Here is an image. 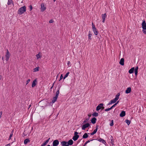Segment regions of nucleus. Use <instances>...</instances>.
Returning <instances> with one entry per match:
<instances>
[{"label": "nucleus", "instance_id": "obj_1", "mask_svg": "<svg viewBox=\"0 0 146 146\" xmlns=\"http://www.w3.org/2000/svg\"><path fill=\"white\" fill-rule=\"evenodd\" d=\"M120 96V93H118L115 96V97L113 99L111 100L110 102L108 104V105H110V104H112L114 103H115L119 99V96Z\"/></svg>", "mask_w": 146, "mask_h": 146}, {"label": "nucleus", "instance_id": "obj_2", "mask_svg": "<svg viewBox=\"0 0 146 146\" xmlns=\"http://www.w3.org/2000/svg\"><path fill=\"white\" fill-rule=\"evenodd\" d=\"M26 11V7L25 6H23L20 8L18 11V13L21 15Z\"/></svg>", "mask_w": 146, "mask_h": 146}, {"label": "nucleus", "instance_id": "obj_3", "mask_svg": "<svg viewBox=\"0 0 146 146\" xmlns=\"http://www.w3.org/2000/svg\"><path fill=\"white\" fill-rule=\"evenodd\" d=\"M92 29L94 34L96 35H98V31H97V30L96 28L95 27L93 23H92Z\"/></svg>", "mask_w": 146, "mask_h": 146}, {"label": "nucleus", "instance_id": "obj_4", "mask_svg": "<svg viewBox=\"0 0 146 146\" xmlns=\"http://www.w3.org/2000/svg\"><path fill=\"white\" fill-rule=\"evenodd\" d=\"M10 54L9 53V51L8 49H7V51L5 54V56L6 57V60L7 61L10 57Z\"/></svg>", "mask_w": 146, "mask_h": 146}, {"label": "nucleus", "instance_id": "obj_5", "mask_svg": "<svg viewBox=\"0 0 146 146\" xmlns=\"http://www.w3.org/2000/svg\"><path fill=\"white\" fill-rule=\"evenodd\" d=\"M90 125L89 123H86L82 125V130H84L86 128L88 127Z\"/></svg>", "mask_w": 146, "mask_h": 146}, {"label": "nucleus", "instance_id": "obj_6", "mask_svg": "<svg viewBox=\"0 0 146 146\" xmlns=\"http://www.w3.org/2000/svg\"><path fill=\"white\" fill-rule=\"evenodd\" d=\"M59 141L56 139L54 140L53 142V146H57L59 144Z\"/></svg>", "mask_w": 146, "mask_h": 146}, {"label": "nucleus", "instance_id": "obj_7", "mask_svg": "<svg viewBox=\"0 0 146 146\" xmlns=\"http://www.w3.org/2000/svg\"><path fill=\"white\" fill-rule=\"evenodd\" d=\"M107 17V15L106 13H105L104 14H103L102 15V22L103 23H104L106 18Z\"/></svg>", "mask_w": 146, "mask_h": 146}, {"label": "nucleus", "instance_id": "obj_8", "mask_svg": "<svg viewBox=\"0 0 146 146\" xmlns=\"http://www.w3.org/2000/svg\"><path fill=\"white\" fill-rule=\"evenodd\" d=\"M104 104L103 103H101L100 104L98 105V106L97 107L96 110L97 111H98L103 106Z\"/></svg>", "mask_w": 146, "mask_h": 146}, {"label": "nucleus", "instance_id": "obj_9", "mask_svg": "<svg viewBox=\"0 0 146 146\" xmlns=\"http://www.w3.org/2000/svg\"><path fill=\"white\" fill-rule=\"evenodd\" d=\"M99 127V125H97L96 127V129L94 131L90 133L91 135H93L95 134L97 131Z\"/></svg>", "mask_w": 146, "mask_h": 146}, {"label": "nucleus", "instance_id": "obj_10", "mask_svg": "<svg viewBox=\"0 0 146 146\" xmlns=\"http://www.w3.org/2000/svg\"><path fill=\"white\" fill-rule=\"evenodd\" d=\"M142 27L143 29H146V23L145 21H143L142 23Z\"/></svg>", "mask_w": 146, "mask_h": 146}, {"label": "nucleus", "instance_id": "obj_11", "mask_svg": "<svg viewBox=\"0 0 146 146\" xmlns=\"http://www.w3.org/2000/svg\"><path fill=\"white\" fill-rule=\"evenodd\" d=\"M41 11L43 12L46 9V7H44V4L43 3H42L41 4Z\"/></svg>", "mask_w": 146, "mask_h": 146}, {"label": "nucleus", "instance_id": "obj_12", "mask_svg": "<svg viewBox=\"0 0 146 146\" xmlns=\"http://www.w3.org/2000/svg\"><path fill=\"white\" fill-rule=\"evenodd\" d=\"M125 115V111H123L120 113V117H123Z\"/></svg>", "mask_w": 146, "mask_h": 146}, {"label": "nucleus", "instance_id": "obj_13", "mask_svg": "<svg viewBox=\"0 0 146 146\" xmlns=\"http://www.w3.org/2000/svg\"><path fill=\"white\" fill-rule=\"evenodd\" d=\"M97 119L95 117H93L91 120V123L93 124H95L96 122Z\"/></svg>", "mask_w": 146, "mask_h": 146}, {"label": "nucleus", "instance_id": "obj_14", "mask_svg": "<svg viewBox=\"0 0 146 146\" xmlns=\"http://www.w3.org/2000/svg\"><path fill=\"white\" fill-rule=\"evenodd\" d=\"M67 143H68L67 145H71L73 144V141L72 139H70L68 141Z\"/></svg>", "mask_w": 146, "mask_h": 146}, {"label": "nucleus", "instance_id": "obj_15", "mask_svg": "<svg viewBox=\"0 0 146 146\" xmlns=\"http://www.w3.org/2000/svg\"><path fill=\"white\" fill-rule=\"evenodd\" d=\"M79 137V135H74V136L72 138V139L74 141H76L78 139Z\"/></svg>", "mask_w": 146, "mask_h": 146}, {"label": "nucleus", "instance_id": "obj_16", "mask_svg": "<svg viewBox=\"0 0 146 146\" xmlns=\"http://www.w3.org/2000/svg\"><path fill=\"white\" fill-rule=\"evenodd\" d=\"M119 64L121 65H124V59L123 58H121L120 59Z\"/></svg>", "mask_w": 146, "mask_h": 146}, {"label": "nucleus", "instance_id": "obj_17", "mask_svg": "<svg viewBox=\"0 0 146 146\" xmlns=\"http://www.w3.org/2000/svg\"><path fill=\"white\" fill-rule=\"evenodd\" d=\"M131 90V88L130 87L128 88L125 91L126 94H128L130 92Z\"/></svg>", "mask_w": 146, "mask_h": 146}, {"label": "nucleus", "instance_id": "obj_18", "mask_svg": "<svg viewBox=\"0 0 146 146\" xmlns=\"http://www.w3.org/2000/svg\"><path fill=\"white\" fill-rule=\"evenodd\" d=\"M36 80H34L33 81L32 84V87H33L36 85Z\"/></svg>", "mask_w": 146, "mask_h": 146}, {"label": "nucleus", "instance_id": "obj_19", "mask_svg": "<svg viewBox=\"0 0 146 146\" xmlns=\"http://www.w3.org/2000/svg\"><path fill=\"white\" fill-rule=\"evenodd\" d=\"M88 137V135L87 133H85L83 135L82 137L83 138L86 139Z\"/></svg>", "mask_w": 146, "mask_h": 146}, {"label": "nucleus", "instance_id": "obj_20", "mask_svg": "<svg viewBox=\"0 0 146 146\" xmlns=\"http://www.w3.org/2000/svg\"><path fill=\"white\" fill-rule=\"evenodd\" d=\"M58 97L55 96V97L53 98V100L52 101V102L53 103H54L56 101Z\"/></svg>", "mask_w": 146, "mask_h": 146}, {"label": "nucleus", "instance_id": "obj_21", "mask_svg": "<svg viewBox=\"0 0 146 146\" xmlns=\"http://www.w3.org/2000/svg\"><path fill=\"white\" fill-rule=\"evenodd\" d=\"M134 70V67L132 68L131 69H130L129 71V72L130 74L132 73Z\"/></svg>", "mask_w": 146, "mask_h": 146}, {"label": "nucleus", "instance_id": "obj_22", "mask_svg": "<svg viewBox=\"0 0 146 146\" xmlns=\"http://www.w3.org/2000/svg\"><path fill=\"white\" fill-rule=\"evenodd\" d=\"M67 143V142L65 141H63L61 142V144L62 146H65L67 145L66 144Z\"/></svg>", "mask_w": 146, "mask_h": 146}, {"label": "nucleus", "instance_id": "obj_23", "mask_svg": "<svg viewBox=\"0 0 146 146\" xmlns=\"http://www.w3.org/2000/svg\"><path fill=\"white\" fill-rule=\"evenodd\" d=\"M138 69V67H136L134 70L135 71V74L136 76L137 74Z\"/></svg>", "mask_w": 146, "mask_h": 146}, {"label": "nucleus", "instance_id": "obj_24", "mask_svg": "<svg viewBox=\"0 0 146 146\" xmlns=\"http://www.w3.org/2000/svg\"><path fill=\"white\" fill-rule=\"evenodd\" d=\"M30 141L28 139H26L24 140V143L25 144H26Z\"/></svg>", "mask_w": 146, "mask_h": 146}, {"label": "nucleus", "instance_id": "obj_25", "mask_svg": "<svg viewBox=\"0 0 146 146\" xmlns=\"http://www.w3.org/2000/svg\"><path fill=\"white\" fill-rule=\"evenodd\" d=\"M14 5L13 2L12 0H8L7 3V5H10L11 4Z\"/></svg>", "mask_w": 146, "mask_h": 146}, {"label": "nucleus", "instance_id": "obj_26", "mask_svg": "<svg viewBox=\"0 0 146 146\" xmlns=\"http://www.w3.org/2000/svg\"><path fill=\"white\" fill-rule=\"evenodd\" d=\"M60 88H59L58 89V90L56 91V96L58 97V96L59 94V90H60Z\"/></svg>", "mask_w": 146, "mask_h": 146}, {"label": "nucleus", "instance_id": "obj_27", "mask_svg": "<svg viewBox=\"0 0 146 146\" xmlns=\"http://www.w3.org/2000/svg\"><path fill=\"white\" fill-rule=\"evenodd\" d=\"M13 131H12L11 132V133L10 134V136H9V140L10 139H11V137H12V135H13Z\"/></svg>", "mask_w": 146, "mask_h": 146}, {"label": "nucleus", "instance_id": "obj_28", "mask_svg": "<svg viewBox=\"0 0 146 146\" xmlns=\"http://www.w3.org/2000/svg\"><path fill=\"white\" fill-rule=\"evenodd\" d=\"M125 121L128 125H129L131 123V121L129 120L128 119L126 120Z\"/></svg>", "mask_w": 146, "mask_h": 146}, {"label": "nucleus", "instance_id": "obj_29", "mask_svg": "<svg viewBox=\"0 0 146 146\" xmlns=\"http://www.w3.org/2000/svg\"><path fill=\"white\" fill-rule=\"evenodd\" d=\"M39 67H37L34 69V72H36L38 71L39 70Z\"/></svg>", "mask_w": 146, "mask_h": 146}, {"label": "nucleus", "instance_id": "obj_30", "mask_svg": "<svg viewBox=\"0 0 146 146\" xmlns=\"http://www.w3.org/2000/svg\"><path fill=\"white\" fill-rule=\"evenodd\" d=\"M92 115L93 116L97 117L98 115V113L96 112H94Z\"/></svg>", "mask_w": 146, "mask_h": 146}, {"label": "nucleus", "instance_id": "obj_31", "mask_svg": "<svg viewBox=\"0 0 146 146\" xmlns=\"http://www.w3.org/2000/svg\"><path fill=\"white\" fill-rule=\"evenodd\" d=\"M69 74V72H68L64 76L63 79H64L66 78L68 75Z\"/></svg>", "mask_w": 146, "mask_h": 146}, {"label": "nucleus", "instance_id": "obj_32", "mask_svg": "<svg viewBox=\"0 0 146 146\" xmlns=\"http://www.w3.org/2000/svg\"><path fill=\"white\" fill-rule=\"evenodd\" d=\"M111 123L110 124V126H112L114 125L113 120H111Z\"/></svg>", "mask_w": 146, "mask_h": 146}, {"label": "nucleus", "instance_id": "obj_33", "mask_svg": "<svg viewBox=\"0 0 146 146\" xmlns=\"http://www.w3.org/2000/svg\"><path fill=\"white\" fill-rule=\"evenodd\" d=\"M89 119V118H86L85 120L84 121L83 123H85L88 122V120Z\"/></svg>", "mask_w": 146, "mask_h": 146}, {"label": "nucleus", "instance_id": "obj_34", "mask_svg": "<svg viewBox=\"0 0 146 146\" xmlns=\"http://www.w3.org/2000/svg\"><path fill=\"white\" fill-rule=\"evenodd\" d=\"M92 34L90 33H89L88 34V38L89 39H91V37H92Z\"/></svg>", "mask_w": 146, "mask_h": 146}, {"label": "nucleus", "instance_id": "obj_35", "mask_svg": "<svg viewBox=\"0 0 146 146\" xmlns=\"http://www.w3.org/2000/svg\"><path fill=\"white\" fill-rule=\"evenodd\" d=\"M36 56L37 57V59H38L40 57V56L39 54V53H38V54L36 55Z\"/></svg>", "mask_w": 146, "mask_h": 146}, {"label": "nucleus", "instance_id": "obj_36", "mask_svg": "<svg viewBox=\"0 0 146 146\" xmlns=\"http://www.w3.org/2000/svg\"><path fill=\"white\" fill-rule=\"evenodd\" d=\"M30 81L31 80L30 79H29L28 80H27L26 82V85H27Z\"/></svg>", "mask_w": 146, "mask_h": 146}, {"label": "nucleus", "instance_id": "obj_37", "mask_svg": "<svg viewBox=\"0 0 146 146\" xmlns=\"http://www.w3.org/2000/svg\"><path fill=\"white\" fill-rule=\"evenodd\" d=\"M29 8L30 9V11H31L33 9V7L32 6L30 5L29 6Z\"/></svg>", "mask_w": 146, "mask_h": 146}, {"label": "nucleus", "instance_id": "obj_38", "mask_svg": "<svg viewBox=\"0 0 146 146\" xmlns=\"http://www.w3.org/2000/svg\"><path fill=\"white\" fill-rule=\"evenodd\" d=\"M142 31L143 33L145 34L146 33V29H143Z\"/></svg>", "mask_w": 146, "mask_h": 146}, {"label": "nucleus", "instance_id": "obj_39", "mask_svg": "<svg viewBox=\"0 0 146 146\" xmlns=\"http://www.w3.org/2000/svg\"><path fill=\"white\" fill-rule=\"evenodd\" d=\"M63 78V76L62 74H61L60 77V78L59 81H60V80H62Z\"/></svg>", "mask_w": 146, "mask_h": 146}, {"label": "nucleus", "instance_id": "obj_40", "mask_svg": "<svg viewBox=\"0 0 146 146\" xmlns=\"http://www.w3.org/2000/svg\"><path fill=\"white\" fill-rule=\"evenodd\" d=\"M78 132H76V131L75 132H74V135H78Z\"/></svg>", "mask_w": 146, "mask_h": 146}, {"label": "nucleus", "instance_id": "obj_41", "mask_svg": "<svg viewBox=\"0 0 146 146\" xmlns=\"http://www.w3.org/2000/svg\"><path fill=\"white\" fill-rule=\"evenodd\" d=\"M103 140V139H102L101 138H100L99 139H98V141H100V142H101L102 141V140Z\"/></svg>", "mask_w": 146, "mask_h": 146}, {"label": "nucleus", "instance_id": "obj_42", "mask_svg": "<svg viewBox=\"0 0 146 146\" xmlns=\"http://www.w3.org/2000/svg\"><path fill=\"white\" fill-rule=\"evenodd\" d=\"M49 23H52L53 22V21L51 19L49 21Z\"/></svg>", "mask_w": 146, "mask_h": 146}, {"label": "nucleus", "instance_id": "obj_43", "mask_svg": "<svg viewBox=\"0 0 146 146\" xmlns=\"http://www.w3.org/2000/svg\"><path fill=\"white\" fill-rule=\"evenodd\" d=\"M110 110V109L109 108L106 109L105 110V111H108Z\"/></svg>", "mask_w": 146, "mask_h": 146}, {"label": "nucleus", "instance_id": "obj_44", "mask_svg": "<svg viewBox=\"0 0 146 146\" xmlns=\"http://www.w3.org/2000/svg\"><path fill=\"white\" fill-rule=\"evenodd\" d=\"M103 143L105 144L106 143V141H105V140L103 139V140H102V141H101Z\"/></svg>", "mask_w": 146, "mask_h": 146}, {"label": "nucleus", "instance_id": "obj_45", "mask_svg": "<svg viewBox=\"0 0 146 146\" xmlns=\"http://www.w3.org/2000/svg\"><path fill=\"white\" fill-rule=\"evenodd\" d=\"M2 112L1 111L0 112V119L1 118V115H2Z\"/></svg>", "mask_w": 146, "mask_h": 146}, {"label": "nucleus", "instance_id": "obj_46", "mask_svg": "<svg viewBox=\"0 0 146 146\" xmlns=\"http://www.w3.org/2000/svg\"><path fill=\"white\" fill-rule=\"evenodd\" d=\"M117 105V104H114L113 106H112V107H113V108H114V107H115L116 105Z\"/></svg>", "mask_w": 146, "mask_h": 146}, {"label": "nucleus", "instance_id": "obj_47", "mask_svg": "<svg viewBox=\"0 0 146 146\" xmlns=\"http://www.w3.org/2000/svg\"><path fill=\"white\" fill-rule=\"evenodd\" d=\"M111 144L112 145H113V139H111Z\"/></svg>", "mask_w": 146, "mask_h": 146}, {"label": "nucleus", "instance_id": "obj_48", "mask_svg": "<svg viewBox=\"0 0 146 146\" xmlns=\"http://www.w3.org/2000/svg\"><path fill=\"white\" fill-rule=\"evenodd\" d=\"M88 115L89 117L90 118V117L91 116V114H89Z\"/></svg>", "mask_w": 146, "mask_h": 146}, {"label": "nucleus", "instance_id": "obj_49", "mask_svg": "<svg viewBox=\"0 0 146 146\" xmlns=\"http://www.w3.org/2000/svg\"><path fill=\"white\" fill-rule=\"evenodd\" d=\"M43 145H44V146H45V145H46V144H47V143H45V142L43 143L42 144Z\"/></svg>", "mask_w": 146, "mask_h": 146}, {"label": "nucleus", "instance_id": "obj_50", "mask_svg": "<svg viewBox=\"0 0 146 146\" xmlns=\"http://www.w3.org/2000/svg\"><path fill=\"white\" fill-rule=\"evenodd\" d=\"M70 61H68V66H69V64H70Z\"/></svg>", "mask_w": 146, "mask_h": 146}, {"label": "nucleus", "instance_id": "obj_51", "mask_svg": "<svg viewBox=\"0 0 146 146\" xmlns=\"http://www.w3.org/2000/svg\"><path fill=\"white\" fill-rule=\"evenodd\" d=\"M10 146V144H8L6 145L5 146Z\"/></svg>", "mask_w": 146, "mask_h": 146}, {"label": "nucleus", "instance_id": "obj_52", "mask_svg": "<svg viewBox=\"0 0 146 146\" xmlns=\"http://www.w3.org/2000/svg\"><path fill=\"white\" fill-rule=\"evenodd\" d=\"M95 140V139H89L88 140L90 142L91 141H93L94 140Z\"/></svg>", "mask_w": 146, "mask_h": 146}, {"label": "nucleus", "instance_id": "obj_53", "mask_svg": "<svg viewBox=\"0 0 146 146\" xmlns=\"http://www.w3.org/2000/svg\"><path fill=\"white\" fill-rule=\"evenodd\" d=\"M113 107H112V106L110 108H109L110 109V110H111L113 108Z\"/></svg>", "mask_w": 146, "mask_h": 146}, {"label": "nucleus", "instance_id": "obj_54", "mask_svg": "<svg viewBox=\"0 0 146 146\" xmlns=\"http://www.w3.org/2000/svg\"><path fill=\"white\" fill-rule=\"evenodd\" d=\"M50 139V138H49L48 139H47V140H46V141H47V142H48H48H49V140Z\"/></svg>", "mask_w": 146, "mask_h": 146}, {"label": "nucleus", "instance_id": "obj_55", "mask_svg": "<svg viewBox=\"0 0 146 146\" xmlns=\"http://www.w3.org/2000/svg\"><path fill=\"white\" fill-rule=\"evenodd\" d=\"M87 144V143H86V142L85 144H84V145L83 146H85V145H86Z\"/></svg>", "mask_w": 146, "mask_h": 146}, {"label": "nucleus", "instance_id": "obj_56", "mask_svg": "<svg viewBox=\"0 0 146 146\" xmlns=\"http://www.w3.org/2000/svg\"><path fill=\"white\" fill-rule=\"evenodd\" d=\"M86 143H89V142H90V141H89L88 140V141H86Z\"/></svg>", "mask_w": 146, "mask_h": 146}, {"label": "nucleus", "instance_id": "obj_57", "mask_svg": "<svg viewBox=\"0 0 146 146\" xmlns=\"http://www.w3.org/2000/svg\"><path fill=\"white\" fill-rule=\"evenodd\" d=\"M101 108L102 109V110H103L104 109V107H103H103H102Z\"/></svg>", "mask_w": 146, "mask_h": 146}, {"label": "nucleus", "instance_id": "obj_58", "mask_svg": "<svg viewBox=\"0 0 146 146\" xmlns=\"http://www.w3.org/2000/svg\"><path fill=\"white\" fill-rule=\"evenodd\" d=\"M119 101H118L115 104H117L119 103Z\"/></svg>", "mask_w": 146, "mask_h": 146}, {"label": "nucleus", "instance_id": "obj_59", "mask_svg": "<svg viewBox=\"0 0 146 146\" xmlns=\"http://www.w3.org/2000/svg\"><path fill=\"white\" fill-rule=\"evenodd\" d=\"M54 85V83L53 84L52 86V87H53Z\"/></svg>", "mask_w": 146, "mask_h": 146}, {"label": "nucleus", "instance_id": "obj_60", "mask_svg": "<svg viewBox=\"0 0 146 146\" xmlns=\"http://www.w3.org/2000/svg\"><path fill=\"white\" fill-rule=\"evenodd\" d=\"M45 143H47V144L48 143V142H47V141H46L45 142Z\"/></svg>", "mask_w": 146, "mask_h": 146}, {"label": "nucleus", "instance_id": "obj_61", "mask_svg": "<svg viewBox=\"0 0 146 146\" xmlns=\"http://www.w3.org/2000/svg\"><path fill=\"white\" fill-rule=\"evenodd\" d=\"M2 59L3 60V57H2Z\"/></svg>", "mask_w": 146, "mask_h": 146}, {"label": "nucleus", "instance_id": "obj_62", "mask_svg": "<svg viewBox=\"0 0 146 146\" xmlns=\"http://www.w3.org/2000/svg\"><path fill=\"white\" fill-rule=\"evenodd\" d=\"M41 146H44V145H43L42 144L41 145Z\"/></svg>", "mask_w": 146, "mask_h": 146}, {"label": "nucleus", "instance_id": "obj_63", "mask_svg": "<svg viewBox=\"0 0 146 146\" xmlns=\"http://www.w3.org/2000/svg\"><path fill=\"white\" fill-rule=\"evenodd\" d=\"M53 87H52V86L51 88V89H52V88Z\"/></svg>", "mask_w": 146, "mask_h": 146}, {"label": "nucleus", "instance_id": "obj_64", "mask_svg": "<svg viewBox=\"0 0 146 146\" xmlns=\"http://www.w3.org/2000/svg\"><path fill=\"white\" fill-rule=\"evenodd\" d=\"M46 146H50V145H47Z\"/></svg>", "mask_w": 146, "mask_h": 146}]
</instances>
